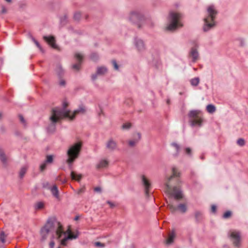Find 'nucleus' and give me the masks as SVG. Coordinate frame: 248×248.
<instances>
[{
    "label": "nucleus",
    "mask_w": 248,
    "mask_h": 248,
    "mask_svg": "<svg viewBox=\"0 0 248 248\" xmlns=\"http://www.w3.org/2000/svg\"><path fill=\"white\" fill-rule=\"evenodd\" d=\"M27 169L25 167H22L19 171V177L22 178L26 172Z\"/></svg>",
    "instance_id": "obj_36"
},
{
    "label": "nucleus",
    "mask_w": 248,
    "mask_h": 248,
    "mask_svg": "<svg viewBox=\"0 0 248 248\" xmlns=\"http://www.w3.org/2000/svg\"><path fill=\"white\" fill-rule=\"evenodd\" d=\"M81 17V13L78 12H77L74 15V19L76 21H79Z\"/></svg>",
    "instance_id": "obj_39"
},
{
    "label": "nucleus",
    "mask_w": 248,
    "mask_h": 248,
    "mask_svg": "<svg viewBox=\"0 0 248 248\" xmlns=\"http://www.w3.org/2000/svg\"><path fill=\"white\" fill-rule=\"evenodd\" d=\"M90 59L94 62L97 61L99 59V55L96 52H93L90 55Z\"/></svg>",
    "instance_id": "obj_34"
},
{
    "label": "nucleus",
    "mask_w": 248,
    "mask_h": 248,
    "mask_svg": "<svg viewBox=\"0 0 248 248\" xmlns=\"http://www.w3.org/2000/svg\"><path fill=\"white\" fill-rule=\"evenodd\" d=\"M97 75H98L97 74V73H96L95 74H93L91 76L92 80L93 81H94L96 79Z\"/></svg>",
    "instance_id": "obj_55"
},
{
    "label": "nucleus",
    "mask_w": 248,
    "mask_h": 248,
    "mask_svg": "<svg viewBox=\"0 0 248 248\" xmlns=\"http://www.w3.org/2000/svg\"><path fill=\"white\" fill-rule=\"evenodd\" d=\"M71 177L73 180H77L78 181H79L81 178V174H78L74 171H71Z\"/></svg>",
    "instance_id": "obj_27"
},
{
    "label": "nucleus",
    "mask_w": 248,
    "mask_h": 248,
    "mask_svg": "<svg viewBox=\"0 0 248 248\" xmlns=\"http://www.w3.org/2000/svg\"><path fill=\"white\" fill-rule=\"evenodd\" d=\"M130 127H131V124H128V123L124 124L122 125V128L123 129H128Z\"/></svg>",
    "instance_id": "obj_50"
},
{
    "label": "nucleus",
    "mask_w": 248,
    "mask_h": 248,
    "mask_svg": "<svg viewBox=\"0 0 248 248\" xmlns=\"http://www.w3.org/2000/svg\"><path fill=\"white\" fill-rule=\"evenodd\" d=\"M55 245V242L53 240L50 241L49 244V248H53Z\"/></svg>",
    "instance_id": "obj_57"
},
{
    "label": "nucleus",
    "mask_w": 248,
    "mask_h": 248,
    "mask_svg": "<svg viewBox=\"0 0 248 248\" xmlns=\"http://www.w3.org/2000/svg\"><path fill=\"white\" fill-rule=\"evenodd\" d=\"M43 187L44 188H47V189H49L51 187L50 186L49 183L48 182L44 183L43 184Z\"/></svg>",
    "instance_id": "obj_51"
},
{
    "label": "nucleus",
    "mask_w": 248,
    "mask_h": 248,
    "mask_svg": "<svg viewBox=\"0 0 248 248\" xmlns=\"http://www.w3.org/2000/svg\"><path fill=\"white\" fill-rule=\"evenodd\" d=\"M7 12V9L4 6H1L0 7V15L5 14Z\"/></svg>",
    "instance_id": "obj_48"
},
{
    "label": "nucleus",
    "mask_w": 248,
    "mask_h": 248,
    "mask_svg": "<svg viewBox=\"0 0 248 248\" xmlns=\"http://www.w3.org/2000/svg\"><path fill=\"white\" fill-rule=\"evenodd\" d=\"M56 232L57 234L58 235L59 237H60L62 234H63L64 236L71 235L70 233L71 232V231L69 229L65 232H63L62 230V225L59 224L58 229L56 231Z\"/></svg>",
    "instance_id": "obj_18"
},
{
    "label": "nucleus",
    "mask_w": 248,
    "mask_h": 248,
    "mask_svg": "<svg viewBox=\"0 0 248 248\" xmlns=\"http://www.w3.org/2000/svg\"><path fill=\"white\" fill-rule=\"evenodd\" d=\"M68 22V17L66 15L63 16L61 17L60 19V23L62 26L65 25Z\"/></svg>",
    "instance_id": "obj_28"
},
{
    "label": "nucleus",
    "mask_w": 248,
    "mask_h": 248,
    "mask_svg": "<svg viewBox=\"0 0 248 248\" xmlns=\"http://www.w3.org/2000/svg\"><path fill=\"white\" fill-rule=\"evenodd\" d=\"M46 164L47 163H46V162H44L43 163H42L40 166V170L41 171H43L44 170H46Z\"/></svg>",
    "instance_id": "obj_43"
},
{
    "label": "nucleus",
    "mask_w": 248,
    "mask_h": 248,
    "mask_svg": "<svg viewBox=\"0 0 248 248\" xmlns=\"http://www.w3.org/2000/svg\"><path fill=\"white\" fill-rule=\"evenodd\" d=\"M79 216H76L75 218H74V220H78V219H79Z\"/></svg>",
    "instance_id": "obj_62"
},
{
    "label": "nucleus",
    "mask_w": 248,
    "mask_h": 248,
    "mask_svg": "<svg viewBox=\"0 0 248 248\" xmlns=\"http://www.w3.org/2000/svg\"><path fill=\"white\" fill-rule=\"evenodd\" d=\"M111 62L113 65L114 68L115 70H118L119 69V65H118L116 61L115 60H112Z\"/></svg>",
    "instance_id": "obj_47"
},
{
    "label": "nucleus",
    "mask_w": 248,
    "mask_h": 248,
    "mask_svg": "<svg viewBox=\"0 0 248 248\" xmlns=\"http://www.w3.org/2000/svg\"><path fill=\"white\" fill-rule=\"evenodd\" d=\"M34 207L35 210L42 209L44 207V203L42 202H39L34 204Z\"/></svg>",
    "instance_id": "obj_33"
},
{
    "label": "nucleus",
    "mask_w": 248,
    "mask_h": 248,
    "mask_svg": "<svg viewBox=\"0 0 248 248\" xmlns=\"http://www.w3.org/2000/svg\"><path fill=\"white\" fill-rule=\"evenodd\" d=\"M181 18L180 14L170 12L168 18L169 24L167 27V30L170 31H174L178 27H182V24L180 22Z\"/></svg>",
    "instance_id": "obj_4"
},
{
    "label": "nucleus",
    "mask_w": 248,
    "mask_h": 248,
    "mask_svg": "<svg viewBox=\"0 0 248 248\" xmlns=\"http://www.w3.org/2000/svg\"><path fill=\"white\" fill-rule=\"evenodd\" d=\"M60 81L59 82V84L60 86L64 87L66 85V81L63 78H59Z\"/></svg>",
    "instance_id": "obj_45"
},
{
    "label": "nucleus",
    "mask_w": 248,
    "mask_h": 248,
    "mask_svg": "<svg viewBox=\"0 0 248 248\" xmlns=\"http://www.w3.org/2000/svg\"><path fill=\"white\" fill-rule=\"evenodd\" d=\"M108 165V161L106 160H101L97 165V168L100 169L106 167Z\"/></svg>",
    "instance_id": "obj_29"
},
{
    "label": "nucleus",
    "mask_w": 248,
    "mask_h": 248,
    "mask_svg": "<svg viewBox=\"0 0 248 248\" xmlns=\"http://www.w3.org/2000/svg\"><path fill=\"white\" fill-rule=\"evenodd\" d=\"M175 237V233L174 231H172L169 234L168 238L166 240V244L167 245H170L173 242L174 239Z\"/></svg>",
    "instance_id": "obj_24"
},
{
    "label": "nucleus",
    "mask_w": 248,
    "mask_h": 248,
    "mask_svg": "<svg viewBox=\"0 0 248 248\" xmlns=\"http://www.w3.org/2000/svg\"><path fill=\"white\" fill-rule=\"evenodd\" d=\"M231 237L233 239V244L236 247H238L240 242V234L239 232H232Z\"/></svg>",
    "instance_id": "obj_15"
},
{
    "label": "nucleus",
    "mask_w": 248,
    "mask_h": 248,
    "mask_svg": "<svg viewBox=\"0 0 248 248\" xmlns=\"http://www.w3.org/2000/svg\"><path fill=\"white\" fill-rule=\"evenodd\" d=\"M16 135H18V133L16 132Z\"/></svg>",
    "instance_id": "obj_63"
},
{
    "label": "nucleus",
    "mask_w": 248,
    "mask_h": 248,
    "mask_svg": "<svg viewBox=\"0 0 248 248\" xmlns=\"http://www.w3.org/2000/svg\"><path fill=\"white\" fill-rule=\"evenodd\" d=\"M166 102H167V104L168 105H169L170 104V99L169 98H168L167 99V101Z\"/></svg>",
    "instance_id": "obj_60"
},
{
    "label": "nucleus",
    "mask_w": 248,
    "mask_h": 248,
    "mask_svg": "<svg viewBox=\"0 0 248 248\" xmlns=\"http://www.w3.org/2000/svg\"><path fill=\"white\" fill-rule=\"evenodd\" d=\"M54 229V223L51 219H48L46 224L41 229V234L42 236L41 240L44 241L46 239L47 234Z\"/></svg>",
    "instance_id": "obj_8"
},
{
    "label": "nucleus",
    "mask_w": 248,
    "mask_h": 248,
    "mask_svg": "<svg viewBox=\"0 0 248 248\" xmlns=\"http://www.w3.org/2000/svg\"><path fill=\"white\" fill-rule=\"evenodd\" d=\"M32 41L34 42V43H35V44L36 45V46H37V47L38 48H39V49L42 51V52H43V49L42 48V47H41V45H40L39 43L34 38L32 37Z\"/></svg>",
    "instance_id": "obj_40"
},
{
    "label": "nucleus",
    "mask_w": 248,
    "mask_h": 248,
    "mask_svg": "<svg viewBox=\"0 0 248 248\" xmlns=\"http://www.w3.org/2000/svg\"><path fill=\"white\" fill-rule=\"evenodd\" d=\"M43 39L52 48L57 49L58 46L56 44V39L54 36H44Z\"/></svg>",
    "instance_id": "obj_12"
},
{
    "label": "nucleus",
    "mask_w": 248,
    "mask_h": 248,
    "mask_svg": "<svg viewBox=\"0 0 248 248\" xmlns=\"http://www.w3.org/2000/svg\"><path fill=\"white\" fill-rule=\"evenodd\" d=\"M94 191L97 192H101L102 189L100 187L97 186L94 188Z\"/></svg>",
    "instance_id": "obj_56"
},
{
    "label": "nucleus",
    "mask_w": 248,
    "mask_h": 248,
    "mask_svg": "<svg viewBox=\"0 0 248 248\" xmlns=\"http://www.w3.org/2000/svg\"><path fill=\"white\" fill-rule=\"evenodd\" d=\"M231 215L232 212L230 211H227L224 213L223 217L224 218H228L231 216Z\"/></svg>",
    "instance_id": "obj_42"
},
{
    "label": "nucleus",
    "mask_w": 248,
    "mask_h": 248,
    "mask_svg": "<svg viewBox=\"0 0 248 248\" xmlns=\"http://www.w3.org/2000/svg\"><path fill=\"white\" fill-rule=\"evenodd\" d=\"M185 153L190 157L192 156V150L189 147H186L185 148Z\"/></svg>",
    "instance_id": "obj_37"
},
{
    "label": "nucleus",
    "mask_w": 248,
    "mask_h": 248,
    "mask_svg": "<svg viewBox=\"0 0 248 248\" xmlns=\"http://www.w3.org/2000/svg\"><path fill=\"white\" fill-rule=\"evenodd\" d=\"M129 19L133 24H136L139 29H140L144 23L149 21L145 19L143 14L141 12L138 11L132 12Z\"/></svg>",
    "instance_id": "obj_5"
},
{
    "label": "nucleus",
    "mask_w": 248,
    "mask_h": 248,
    "mask_svg": "<svg viewBox=\"0 0 248 248\" xmlns=\"http://www.w3.org/2000/svg\"><path fill=\"white\" fill-rule=\"evenodd\" d=\"M0 161L4 167L7 165V159L3 150L0 148Z\"/></svg>",
    "instance_id": "obj_21"
},
{
    "label": "nucleus",
    "mask_w": 248,
    "mask_h": 248,
    "mask_svg": "<svg viewBox=\"0 0 248 248\" xmlns=\"http://www.w3.org/2000/svg\"><path fill=\"white\" fill-rule=\"evenodd\" d=\"M134 45L137 50L140 51H143L145 50V46L142 40L135 37L134 39Z\"/></svg>",
    "instance_id": "obj_11"
},
{
    "label": "nucleus",
    "mask_w": 248,
    "mask_h": 248,
    "mask_svg": "<svg viewBox=\"0 0 248 248\" xmlns=\"http://www.w3.org/2000/svg\"><path fill=\"white\" fill-rule=\"evenodd\" d=\"M195 217L197 223L201 222L203 218L202 212L199 211H196L195 213Z\"/></svg>",
    "instance_id": "obj_23"
},
{
    "label": "nucleus",
    "mask_w": 248,
    "mask_h": 248,
    "mask_svg": "<svg viewBox=\"0 0 248 248\" xmlns=\"http://www.w3.org/2000/svg\"><path fill=\"white\" fill-rule=\"evenodd\" d=\"M58 118L52 113L51 116L49 119L51 123L48 125L46 128L47 132L48 133H53L56 130V124L58 122Z\"/></svg>",
    "instance_id": "obj_9"
},
{
    "label": "nucleus",
    "mask_w": 248,
    "mask_h": 248,
    "mask_svg": "<svg viewBox=\"0 0 248 248\" xmlns=\"http://www.w3.org/2000/svg\"><path fill=\"white\" fill-rule=\"evenodd\" d=\"M138 141V140H130L129 141V145L130 146H131V147H133L134 146H135V145L136 144V143H137Z\"/></svg>",
    "instance_id": "obj_52"
},
{
    "label": "nucleus",
    "mask_w": 248,
    "mask_h": 248,
    "mask_svg": "<svg viewBox=\"0 0 248 248\" xmlns=\"http://www.w3.org/2000/svg\"><path fill=\"white\" fill-rule=\"evenodd\" d=\"M53 161V156L52 155H47L46 156V163H51Z\"/></svg>",
    "instance_id": "obj_35"
},
{
    "label": "nucleus",
    "mask_w": 248,
    "mask_h": 248,
    "mask_svg": "<svg viewBox=\"0 0 248 248\" xmlns=\"http://www.w3.org/2000/svg\"><path fill=\"white\" fill-rule=\"evenodd\" d=\"M94 246L96 247H99L103 248L105 247V245L104 243H101L100 242H96L94 243Z\"/></svg>",
    "instance_id": "obj_44"
},
{
    "label": "nucleus",
    "mask_w": 248,
    "mask_h": 248,
    "mask_svg": "<svg viewBox=\"0 0 248 248\" xmlns=\"http://www.w3.org/2000/svg\"><path fill=\"white\" fill-rule=\"evenodd\" d=\"M78 236V232H77L76 234L65 236L64 237L61 241V245L63 246L67 245V243L68 240H72L77 238Z\"/></svg>",
    "instance_id": "obj_14"
},
{
    "label": "nucleus",
    "mask_w": 248,
    "mask_h": 248,
    "mask_svg": "<svg viewBox=\"0 0 248 248\" xmlns=\"http://www.w3.org/2000/svg\"><path fill=\"white\" fill-rule=\"evenodd\" d=\"M6 237V236L3 232H1L0 233V241L2 243H4L5 242Z\"/></svg>",
    "instance_id": "obj_38"
},
{
    "label": "nucleus",
    "mask_w": 248,
    "mask_h": 248,
    "mask_svg": "<svg viewBox=\"0 0 248 248\" xmlns=\"http://www.w3.org/2000/svg\"><path fill=\"white\" fill-rule=\"evenodd\" d=\"M200 82V78L198 77H196L192 78L190 80V83L192 86H197L198 85Z\"/></svg>",
    "instance_id": "obj_32"
},
{
    "label": "nucleus",
    "mask_w": 248,
    "mask_h": 248,
    "mask_svg": "<svg viewBox=\"0 0 248 248\" xmlns=\"http://www.w3.org/2000/svg\"><path fill=\"white\" fill-rule=\"evenodd\" d=\"M207 111L210 113H213L216 111V107L214 105L209 104L206 106Z\"/></svg>",
    "instance_id": "obj_31"
},
{
    "label": "nucleus",
    "mask_w": 248,
    "mask_h": 248,
    "mask_svg": "<svg viewBox=\"0 0 248 248\" xmlns=\"http://www.w3.org/2000/svg\"><path fill=\"white\" fill-rule=\"evenodd\" d=\"M171 145L175 148L176 149V153L174 154L175 156H177L179 155L180 150V146L176 142H172L171 143Z\"/></svg>",
    "instance_id": "obj_30"
},
{
    "label": "nucleus",
    "mask_w": 248,
    "mask_h": 248,
    "mask_svg": "<svg viewBox=\"0 0 248 248\" xmlns=\"http://www.w3.org/2000/svg\"><path fill=\"white\" fill-rule=\"evenodd\" d=\"M55 71L59 78H63L65 72L60 64H58L56 66Z\"/></svg>",
    "instance_id": "obj_20"
},
{
    "label": "nucleus",
    "mask_w": 248,
    "mask_h": 248,
    "mask_svg": "<svg viewBox=\"0 0 248 248\" xmlns=\"http://www.w3.org/2000/svg\"><path fill=\"white\" fill-rule=\"evenodd\" d=\"M49 190H50L52 195L56 198H59V192L58 187L56 185H54L52 186Z\"/></svg>",
    "instance_id": "obj_22"
},
{
    "label": "nucleus",
    "mask_w": 248,
    "mask_h": 248,
    "mask_svg": "<svg viewBox=\"0 0 248 248\" xmlns=\"http://www.w3.org/2000/svg\"><path fill=\"white\" fill-rule=\"evenodd\" d=\"M19 118L20 122L25 126L26 125V122L23 115L21 114L19 115Z\"/></svg>",
    "instance_id": "obj_46"
},
{
    "label": "nucleus",
    "mask_w": 248,
    "mask_h": 248,
    "mask_svg": "<svg viewBox=\"0 0 248 248\" xmlns=\"http://www.w3.org/2000/svg\"><path fill=\"white\" fill-rule=\"evenodd\" d=\"M108 71L107 68L105 66L98 67L96 70L97 74L103 75Z\"/></svg>",
    "instance_id": "obj_25"
},
{
    "label": "nucleus",
    "mask_w": 248,
    "mask_h": 248,
    "mask_svg": "<svg viewBox=\"0 0 248 248\" xmlns=\"http://www.w3.org/2000/svg\"><path fill=\"white\" fill-rule=\"evenodd\" d=\"M237 143L240 146H243L245 144V140L242 138H240L237 140Z\"/></svg>",
    "instance_id": "obj_41"
},
{
    "label": "nucleus",
    "mask_w": 248,
    "mask_h": 248,
    "mask_svg": "<svg viewBox=\"0 0 248 248\" xmlns=\"http://www.w3.org/2000/svg\"><path fill=\"white\" fill-rule=\"evenodd\" d=\"M141 181L144 187L145 195L146 197H148L149 196V190L151 186L150 183L143 175L141 176Z\"/></svg>",
    "instance_id": "obj_13"
},
{
    "label": "nucleus",
    "mask_w": 248,
    "mask_h": 248,
    "mask_svg": "<svg viewBox=\"0 0 248 248\" xmlns=\"http://www.w3.org/2000/svg\"><path fill=\"white\" fill-rule=\"evenodd\" d=\"M58 248H61V247H59Z\"/></svg>",
    "instance_id": "obj_64"
},
{
    "label": "nucleus",
    "mask_w": 248,
    "mask_h": 248,
    "mask_svg": "<svg viewBox=\"0 0 248 248\" xmlns=\"http://www.w3.org/2000/svg\"><path fill=\"white\" fill-rule=\"evenodd\" d=\"M240 44L241 46H243L244 45V42L242 39H241L240 40Z\"/></svg>",
    "instance_id": "obj_58"
},
{
    "label": "nucleus",
    "mask_w": 248,
    "mask_h": 248,
    "mask_svg": "<svg viewBox=\"0 0 248 248\" xmlns=\"http://www.w3.org/2000/svg\"><path fill=\"white\" fill-rule=\"evenodd\" d=\"M107 203L109 204V205L110 206V207L111 208H114L115 206V205L114 203H113V202H111L109 201H107Z\"/></svg>",
    "instance_id": "obj_53"
},
{
    "label": "nucleus",
    "mask_w": 248,
    "mask_h": 248,
    "mask_svg": "<svg viewBox=\"0 0 248 248\" xmlns=\"http://www.w3.org/2000/svg\"><path fill=\"white\" fill-rule=\"evenodd\" d=\"M75 58L78 62L73 64L72 65V68L76 71H78L81 68V64L83 61V56L81 53L77 52L75 54Z\"/></svg>",
    "instance_id": "obj_10"
},
{
    "label": "nucleus",
    "mask_w": 248,
    "mask_h": 248,
    "mask_svg": "<svg viewBox=\"0 0 248 248\" xmlns=\"http://www.w3.org/2000/svg\"><path fill=\"white\" fill-rule=\"evenodd\" d=\"M82 146V143L78 141L70 146L67 151V155L68 158L66 162L68 164L70 168L74 161L78 157Z\"/></svg>",
    "instance_id": "obj_3"
},
{
    "label": "nucleus",
    "mask_w": 248,
    "mask_h": 248,
    "mask_svg": "<svg viewBox=\"0 0 248 248\" xmlns=\"http://www.w3.org/2000/svg\"><path fill=\"white\" fill-rule=\"evenodd\" d=\"M171 170L172 175L168 178L169 181H171L173 178H176V179H178L181 175V173L178 171L177 168L176 167L173 166L172 167Z\"/></svg>",
    "instance_id": "obj_16"
},
{
    "label": "nucleus",
    "mask_w": 248,
    "mask_h": 248,
    "mask_svg": "<svg viewBox=\"0 0 248 248\" xmlns=\"http://www.w3.org/2000/svg\"><path fill=\"white\" fill-rule=\"evenodd\" d=\"M137 135H138V140H140V138H141V135H140V133H138L137 134Z\"/></svg>",
    "instance_id": "obj_61"
},
{
    "label": "nucleus",
    "mask_w": 248,
    "mask_h": 248,
    "mask_svg": "<svg viewBox=\"0 0 248 248\" xmlns=\"http://www.w3.org/2000/svg\"><path fill=\"white\" fill-rule=\"evenodd\" d=\"M166 190L172 195L174 198L176 200H179L183 198V195L182 190L180 187L174 186L171 192V186L167 183L165 185Z\"/></svg>",
    "instance_id": "obj_7"
},
{
    "label": "nucleus",
    "mask_w": 248,
    "mask_h": 248,
    "mask_svg": "<svg viewBox=\"0 0 248 248\" xmlns=\"http://www.w3.org/2000/svg\"><path fill=\"white\" fill-rule=\"evenodd\" d=\"M168 206L172 212H174L177 210V207L173 206L172 204H169Z\"/></svg>",
    "instance_id": "obj_49"
},
{
    "label": "nucleus",
    "mask_w": 248,
    "mask_h": 248,
    "mask_svg": "<svg viewBox=\"0 0 248 248\" xmlns=\"http://www.w3.org/2000/svg\"><path fill=\"white\" fill-rule=\"evenodd\" d=\"M211 211L214 213H215L216 212L217 206L215 205H212L211 206Z\"/></svg>",
    "instance_id": "obj_54"
},
{
    "label": "nucleus",
    "mask_w": 248,
    "mask_h": 248,
    "mask_svg": "<svg viewBox=\"0 0 248 248\" xmlns=\"http://www.w3.org/2000/svg\"><path fill=\"white\" fill-rule=\"evenodd\" d=\"M63 108H53L52 110V113L54 115L58 117V118H68L70 120H73L76 114L79 113H84L86 110L83 106H80L79 108L75 110L73 112L66 109L68 106V103L66 102H63Z\"/></svg>",
    "instance_id": "obj_1"
},
{
    "label": "nucleus",
    "mask_w": 248,
    "mask_h": 248,
    "mask_svg": "<svg viewBox=\"0 0 248 248\" xmlns=\"http://www.w3.org/2000/svg\"><path fill=\"white\" fill-rule=\"evenodd\" d=\"M106 147L110 151H113L117 149V144L113 140L111 139L107 142L106 144Z\"/></svg>",
    "instance_id": "obj_17"
},
{
    "label": "nucleus",
    "mask_w": 248,
    "mask_h": 248,
    "mask_svg": "<svg viewBox=\"0 0 248 248\" xmlns=\"http://www.w3.org/2000/svg\"><path fill=\"white\" fill-rule=\"evenodd\" d=\"M208 16L204 18V24L203 30L207 32L213 28L215 25V19L217 11L215 9L214 5H210L207 9Z\"/></svg>",
    "instance_id": "obj_2"
},
{
    "label": "nucleus",
    "mask_w": 248,
    "mask_h": 248,
    "mask_svg": "<svg viewBox=\"0 0 248 248\" xmlns=\"http://www.w3.org/2000/svg\"><path fill=\"white\" fill-rule=\"evenodd\" d=\"M187 209V206L185 203L179 204L177 207V210L180 211L182 213H186Z\"/></svg>",
    "instance_id": "obj_26"
},
{
    "label": "nucleus",
    "mask_w": 248,
    "mask_h": 248,
    "mask_svg": "<svg viewBox=\"0 0 248 248\" xmlns=\"http://www.w3.org/2000/svg\"><path fill=\"white\" fill-rule=\"evenodd\" d=\"M199 112L200 111L198 110H192L189 112L188 114V117L193 119L189 121L191 126H198L201 127L202 125L203 119L199 115Z\"/></svg>",
    "instance_id": "obj_6"
},
{
    "label": "nucleus",
    "mask_w": 248,
    "mask_h": 248,
    "mask_svg": "<svg viewBox=\"0 0 248 248\" xmlns=\"http://www.w3.org/2000/svg\"><path fill=\"white\" fill-rule=\"evenodd\" d=\"M200 159H202V160H204V155L202 154V155H201L200 156Z\"/></svg>",
    "instance_id": "obj_59"
},
{
    "label": "nucleus",
    "mask_w": 248,
    "mask_h": 248,
    "mask_svg": "<svg viewBox=\"0 0 248 248\" xmlns=\"http://www.w3.org/2000/svg\"><path fill=\"white\" fill-rule=\"evenodd\" d=\"M189 55L190 56L192 57V62H196L198 59L199 54L197 49L195 47H192L191 48Z\"/></svg>",
    "instance_id": "obj_19"
}]
</instances>
